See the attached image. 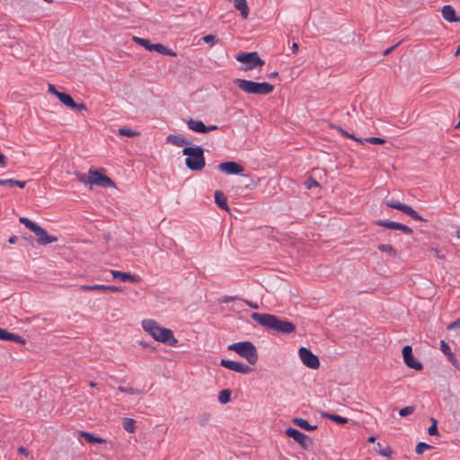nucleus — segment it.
<instances>
[{"mask_svg": "<svg viewBox=\"0 0 460 460\" xmlns=\"http://www.w3.org/2000/svg\"><path fill=\"white\" fill-rule=\"evenodd\" d=\"M251 317L261 325L280 333L288 334L296 331V325L294 323L281 320L273 314L252 313Z\"/></svg>", "mask_w": 460, "mask_h": 460, "instance_id": "obj_1", "label": "nucleus"}, {"mask_svg": "<svg viewBox=\"0 0 460 460\" xmlns=\"http://www.w3.org/2000/svg\"><path fill=\"white\" fill-rule=\"evenodd\" d=\"M142 328L156 341L175 346L178 341L174 338L172 330L162 327L153 319H145L141 323Z\"/></svg>", "mask_w": 460, "mask_h": 460, "instance_id": "obj_2", "label": "nucleus"}, {"mask_svg": "<svg viewBox=\"0 0 460 460\" xmlns=\"http://www.w3.org/2000/svg\"><path fill=\"white\" fill-rule=\"evenodd\" d=\"M233 83L243 93L248 94L267 95L273 92L274 86L269 83H257L251 80L235 78Z\"/></svg>", "mask_w": 460, "mask_h": 460, "instance_id": "obj_3", "label": "nucleus"}, {"mask_svg": "<svg viewBox=\"0 0 460 460\" xmlns=\"http://www.w3.org/2000/svg\"><path fill=\"white\" fill-rule=\"evenodd\" d=\"M182 154L187 155L186 166L191 171H200L205 167L204 150L200 146L184 147Z\"/></svg>", "mask_w": 460, "mask_h": 460, "instance_id": "obj_4", "label": "nucleus"}, {"mask_svg": "<svg viewBox=\"0 0 460 460\" xmlns=\"http://www.w3.org/2000/svg\"><path fill=\"white\" fill-rule=\"evenodd\" d=\"M227 349L245 358L251 365H254L258 361L259 357L256 347L251 341L235 342L230 344Z\"/></svg>", "mask_w": 460, "mask_h": 460, "instance_id": "obj_5", "label": "nucleus"}, {"mask_svg": "<svg viewBox=\"0 0 460 460\" xmlns=\"http://www.w3.org/2000/svg\"><path fill=\"white\" fill-rule=\"evenodd\" d=\"M20 223L24 225L28 229L34 233L37 236V242L40 244L47 245L51 243H55L58 241L56 236L49 235L45 229L38 226L36 223L32 222L27 217H20Z\"/></svg>", "mask_w": 460, "mask_h": 460, "instance_id": "obj_6", "label": "nucleus"}, {"mask_svg": "<svg viewBox=\"0 0 460 460\" xmlns=\"http://www.w3.org/2000/svg\"><path fill=\"white\" fill-rule=\"evenodd\" d=\"M235 59L245 65L242 68L243 71L261 67L265 64L257 52L240 53L235 56Z\"/></svg>", "mask_w": 460, "mask_h": 460, "instance_id": "obj_7", "label": "nucleus"}, {"mask_svg": "<svg viewBox=\"0 0 460 460\" xmlns=\"http://www.w3.org/2000/svg\"><path fill=\"white\" fill-rule=\"evenodd\" d=\"M132 40L135 43L144 47L146 50H149V51H154L155 50V51H156V52H158L160 54L172 56V57H174L176 55L172 50L167 49L164 45H162V44H152L146 39H143V38H139V37L134 36L132 38Z\"/></svg>", "mask_w": 460, "mask_h": 460, "instance_id": "obj_8", "label": "nucleus"}, {"mask_svg": "<svg viewBox=\"0 0 460 460\" xmlns=\"http://www.w3.org/2000/svg\"><path fill=\"white\" fill-rule=\"evenodd\" d=\"M299 357L305 366L312 369H318L320 367V361L316 355H314L310 349L302 347L299 349Z\"/></svg>", "mask_w": 460, "mask_h": 460, "instance_id": "obj_9", "label": "nucleus"}, {"mask_svg": "<svg viewBox=\"0 0 460 460\" xmlns=\"http://www.w3.org/2000/svg\"><path fill=\"white\" fill-rule=\"evenodd\" d=\"M385 205L389 208L400 210L418 221H425L411 207L395 200H386Z\"/></svg>", "mask_w": 460, "mask_h": 460, "instance_id": "obj_10", "label": "nucleus"}, {"mask_svg": "<svg viewBox=\"0 0 460 460\" xmlns=\"http://www.w3.org/2000/svg\"><path fill=\"white\" fill-rule=\"evenodd\" d=\"M97 185L103 188L114 187L113 181L97 170L91 169V186Z\"/></svg>", "mask_w": 460, "mask_h": 460, "instance_id": "obj_11", "label": "nucleus"}, {"mask_svg": "<svg viewBox=\"0 0 460 460\" xmlns=\"http://www.w3.org/2000/svg\"><path fill=\"white\" fill-rule=\"evenodd\" d=\"M286 434L296 441L305 449H307L312 446L311 438L296 429H288L286 430Z\"/></svg>", "mask_w": 460, "mask_h": 460, "instance_id": "obj_12", "label": "nucleus"}, {"mask_svg": "<svg viewBox=\"0 0 460 460\" xmlns=\"http://www.w3.org/2000/svg\"><path fill=\"white\" fill-rule=\"evenodd\" d=\"M402 353L403 361L407 367L415 370H421L423 368L422 364L413 357L412 349L410 345L404 346Z\"/></svg>", "mask_w": 460, "mask_h": 460, "instance_id": "obj_13", "label": "nucleus"}, {"mask_svg": "<svg viewBox=\"0 0 460 460\" xmlns=\"http://www.w3.org/2000/svg\"><path fill=\"white\" fill-rule=\"evenodd\" d=\"M220 366L241 374H249L252 371V369L250 367L243 363L229 359H221Z\"/></svg>", "mask_w": 460, "mask_h": 460, "instance_id": "obj_14", "label": "nucleus"}, {"mask_svg": "<svg viewBox=\"0 0 460 460\" xmlns=\"http://www.w3.org/2000/svg\"><path fill=\"white\" fill-rule=\"evenodd\" d=\"M188 128L194 132L198 133H208L217 129V126H206L201 120L189 119L187 121Z\"/></svg>", "mask_w": 460, "mask_h": 460, "instance_id": "obj_15", "label": "nucleus"}, {"mask_svg": "<svg viewBox=\"0 0 460 460\" xmlns=\"http://www.w3.org/2000/svg\"><path fill=\"white\" fill-rule=\"evenodd\" d=\"M377 226L393 229V230H401L406 234H411L412 229L405 225H402L401 223L394 222V221H385V220H378L376 222Z\"/></svg>", "mask_w": 460, "mask_h": 460, "instance_id": "obj_16", "label": "nucleus"}, {"mask_svg": "<svg viewBox=\"0 0 460 460\" xmlns=\"http://www.w3.org/2000/svg\"><path fill=\"white\" fill-rule=\"evenodd\" d=\"M218 168L220 171L229 175L239 174L243 172V168L239 164L233 161L221 163Z\"/></svg>", "mask_w": 460, "mask_h": 460, "instance_id": "obj_17", "label": "nucleus"}, {"mask_svg": "<svg viewBox=\"0 0 460 460\" xmlns=\"http://www.w3.org/2000/svg\"><path fill=\"white\" fill-rule=\"evenodd\" d=\"M58 100L66 106L78 111H84L86 110V106L84 103H76L73 98L65 93H61V94H58Z\"/></svg>", "mask_w": 460, "mask_h": 460, "instance_id": "obj_18", "label": "nucleus"}, {"mask_svg": "<svg viewBox=\"0 0 460 460\" xmlns=\"http://www.w3.org/2000/svg\"><path fill=\"white\" fill-rule=\"evenodd\" d=\"M111 273L114 279H119L124 282L128 281L132 283H138L140 281V278L137 275H132L130 273L119 270H111Z\"/></svg>", "mask_w": 460, "mask_h": 460, "instance_id": "obj_19", "label": "nucleus"}, {"mask_svg": "<svg viewBox=\"0 0 460 460\" xmlns=\"http://www.w3.org/2000/svg\"><path fill=\"white\" fill-rule=\"evenodd\" d=\"M441 14L449 22H460V18L456 16V11L451 5H444L441 9Z\"/></svg>", "mask_w": 460, "mask_h": 460, "instance_id": "obj_20", "label": "nucleus"}, {"mask_svg": "<svg viewBox=\"0 0 460 460\" xmlns=\"http://www.w3.org/2000/svg\"><path fill=\"white\" fill-rule=\"evenodd\" d=\"M0 340L1 341H12L17 343L24 344V340L14 333L9 332L4 329L0 328Z\"/></svg>", "mask_w": 460, "mask_h": 460, "instance_id": "obj_21", "label": "nucleus"}, {"mask_svg": "<svg viewBox=\"0 0 460 460\" xmlns=\"http://www.w3.org/2000/svg\"><path fill=\"white\" fill-rule=\"evenodd\" d=\"M166 142L176 146H183L190 144V141L181 135H169L166 137Z\"/></svg>", "mask_w": 460, "mask_h": 460, "instance_id": "obj_22", "label": "nucleus"}, {"mask_svg": "<svg viewBox=\"0 0 460 460\" xmlns=\"http://www.w3.org/2000/svg\"><path fill=\"white\" fill-rule=\"evenodd\" d=\"M238 10L243 18L246 19L249 15V8L246 0H229Z\"/></svg>", "mask_w": 460, "mask_h": 460, "instance_id": "obj_23", "label": "nucleus"}, {"mask_svg": "<svg viewBox=\"0 0 460 460\" xmlns=\"http://www.w3.org/2000/svg\"><path fill=\"white\" fill-rule=\"evenodd\" d=\"M440 349L447 357L449 362L456 365V359L450 347L445 341H440Z\"/></svg>", "mask_w": 460, "mask_h": 460, "instance_id": "obj_24", "label": "nucleus"}, {"mask_svg": "<svg viewBox=\"0 0 460 460\" xmlns=\"http://www.w3.org/2000/svg\"><path fill=\"white\" fill-rule=\"evenodd\" d=\"M78 435L81 437V438H85V440L88 442V443H91V444H93V443H100V444H102V443H105V439L102 438H98V437H95L94 435H93L92 433H89L87 431H79L78 432Z\"/></svg>", "mask_w": 460, "mask_h": 460, "instance_id": "obj_25", "label": "nucleus"}, {"mask_svg": "<svg viewBox=\"0 0 460 460\" xmlns=\"http://www.w3.org/2000/svg\"><path fill=\"white\" fill-rule=\"evenodd\" d=\"M215 202L217 205L225 210H229V207L227 205V201L223 192L220 190H216L215 192Z\"/></svg>", "mask_w": 460, "mask_h": 460, "instance_id": "obj_26", "label": "nucleus"}, {"mask_svg": "<svg viewBox=\"0 0 460 460\" xmlns=\"http://www.w3.org/2000/svg\"><path fill=\"white\" fill-rule=\"evenodd\" d=\"M374 449L378 455L385 457H389L393 453V450L389 446L382 447L380 443H377Z\"/></svg>", "mask_w": 460, "mask_h": 460, "instance_id": "obj_27", "label": "nucleus"}, {"mask_svg": "<svg viewBox=\"0 0 460 460\" xmlns=\"http://www.w3.org/2000/svg\"><path fill=\"white\" fill-rule=\"evenodd\" d=\"M293 423L305 430H314L316 429V426H313V425L309 424L306 420H304L301 418L294 419Z\"/></svg>", "mask_w": 460, "mask_h": 460, "instance_id": "obj_28", "label": "nucleus"}, {"mask_svg": "<svg viewBox=\"0 0 460 460\" xmlns=\"http://www.w3.org/2000/svg\"><path fill=\"white\" fill-rule=\"evenodd\" d=\"M231 400V391L228 389H224L219 392L218 401L222 404H226Z\"/></svg>", "mask_w": 460, "mask_h": 460, "instance_id": "obj_29", "label": "nucleus"}, {"mask_svg": "<svg viewBox=\"0 0 460 460\" xmlns=\"http://www.w3.org/2000/svg\"><path fill=\"white\" fill-rule=\"evenodd\" d=\"M118 133L120 136L128 137H134L139 136V132L133 130L130 128H120L118 130Z\"/></svg>", "mask_w": 460, "mask_h": 460, "instance_id": "obj_30", "label": "nucleus"}, {"mask_svg": "<svg viewBox=\"0 0 460 460\" xmlns=\"http://www.w3.org/2000/svg\"><path fill=\"white\" fill-rule=\"evenodd\" d=\"M135 423H136L135 420L130 419V418H126L123 420L122 425L126 431H128V433H133L136 429Z\"/></svg>", "mask_w": 460, "mask_h": 460, "instance_id": "obj_31", "label": "nucleus"}, {"mask_svg": "<svg viewBox=\"0 0 460 460\" xmlns=\"http://www.w3.org/2000/svg\"><path fill=\"white\" fill-rule=\"evenodd\" d=\"M378 250L383 252L388 253L390 256L394 258L397 256L396 250L390 244H380L378 245Z\"/></svg>", "mask_w": 460, "mask_h": 460, "instance_id": "obj_32", "label": "nucleus"}, {"mask_svg": "<svg viewBox=\"0 0 460 460\" xmlns=\"http://www.w3.org/2000/svg\"><path fill=\"white\" fill-rule=\"evenodd\" d=\"M75 175L80 182L85 185H91V169L89 170L87 174L76 172Z\"/></svg>", "mask_w": 460, "mask_h": 460, "instance_id": "obj_33", "label": "nucleus"}, {"mask_svg": "<svg viewBox=\"0 0 460 460\" xmlns=\"http://www.w3.org/2000/svg\"><path fill=\"white\" fill-rule=\"evenodd\" d=\"M79 288L82 291H103L104 285H92V286L83 285Z\"/></svg>", "mask_w": 460, "mask_h": 460, "instance_id": "obj_34", "label": "nucleus"}, {"mask_svg": "<svg viewBox=\"0 0 460 460\" xmlns=\"http://www.w3.org/2000/svg\"><path fill=\"white\" fill-rule=\"evenodd\" d=\"M432 447L429 444H426L424 442H419L416 446L415 451L418 455H421L424 453L425 450L431 449Z\"/></svg>", "mask_w": 460, "mask_h": 460, "instance_id": "obj_35", "label": "nucleus"}, {"mask_svg": "<svg viewBox=\"0 0 460 460\" xmlns=\"http://www.w3.org/2000/svg\"><path fill=\"white\" fill-rule=\"evenodd\" d=\"M118 390L122 393H127L129 394H140L142 392L139 389L133 388V387H126V386H119Z\"/></svg>", "mask_w": 460, "mask_h": 460, "instance_id": "obj_36", "label": "nucleus"}, {"mask_svg": "<svg viewBox=\"0 0 460 460\" xmlns=\"http://www.w3.org/2000/svg\"><path fill=\"white\" fill-rule=\"evenodd\" d=\"M328 418L339 424H346L348 422L346 418L340 415L330 414L328 415Z\"/></svg>", "mask_w": 460, "mask_h": 460, "instance_id": "obj_37", "label": "nucleus"}, {"mask_svg": "<svg viewBox=\"0 0 460 460\" xmlns=\"http://www.w3.org/2000/svg\"><path fill=\"white\" fill-rule=\"evenodd\" d=\"M415 408L413 406H407L400 410L399 414L401 417H406L413 413Z\"/></svg>", "mask_w": 460, "mask_h": 460, "instance_id": "obj_38", "label": "nucleus"}, {"mask_svg": "<svg viewBox=\"0 0 460 460\" xmlns=\"http://www.w3.org/2000/svg\"><path fill=\"white\" fill-rule=\"evenodd\" d=\"M364 141H366L367 143L375 144V145H381L385 142V140L384 138L376 137H371L365 138Z\"/></svg>", "mask_w": 460, "mask_h": 460, "instance_id": "obj_39", "label": "nucleus"}, {"mask_svg": "<svg viewBox=\"0 0 460 460\" xmlns=\"http://www.w3.org/2000/svg\"><path fill=\"white\" fill-rule=\"evenodd\" d=\"M432 425L429 428L428 433L430 436H435L438 434V427H437V420L435 419H431Z\"/></svg>", "mask_w": 460, "mask_h": 460, "instance_id": "obj_40", "label": "nucleus"}, {"mask_svg": "<svg viewBox=\"0 0 460 460\" xmlns=\"http://www.w3.org/2000/svg\"><path fill=\"white\" fill-rule=\"evenodd\" d=\"M305 185L307 189H312L313 187H318L319 186V183L314 180V179H309L307 180L305 182Z\"/></svg>", "mask_w": 460, "mask_h": 460, "instance_id": "obj_41", "label": "nucleus"}, {"mask_svg": "<svg viewBox=\"0 0 460 460\" xmlns=\"http://www.w3.org/2000/svg\"><path fill=\"white\" fill-rule=\"evenodd\" d=\"M203 40L206 43L213 45L216 42V36L211 35V34L206 35V36L203 37Z\"/></svg>", "mask_w": 460, "mask_h": 460, "instance_id": "obj_42", "label": "nucleus"}, {"mask_svg": "<svg viewBox=\"0 0 460 460\" xmlns=\"http://www.w3.org/2000/svg\"><path fill=\"white\" fill-rule=\"evenodd\" d=\"M209 419H210V415L208 413H205L203 414L201 417H200V420H199V424L201 426H205L208 424V422L209 421Z\"/></svg>", "mask_w": 460, "mask_h": 460, "instance_id": "obj_43", "label": "nucleus"}, {"mask_svg": "<svg viewBox=\"0 0 460 460\" xmlns=\"http://www.w3.org/2000/svg\"><path fill=\"white\" fill-rule=\"evenodd\" d=\"M103 291H111V292H120L121 288L116 286H105Z\"/></svg>", "mask_w": 460, "mask_h": 460, "instance_id": "obj_44", "label": "nucleus"}, {"mask_svg": "<svg viewBox=\"0 0 460 460\" xmlns=\"http://www.w3.org/2000/svg\"><path fill=\"white\" fill-rule=\"evenodd\" d=\"M48 91L57 97H58V94H61V92L58 91L53 84H49Z\"/></svg>", "mask_w": 460, "mask_h": 460, "instance_id": "obj_45", "label": "nucleus"}, {"mask_svg": "<svg viewBox=\"0 0 460 460\" xmlns=\"http://www.w3.org/2000/svg\"><path fill=\"white\" fill-rule=\"evenodd\" d=\"M0 185L13 187V179L1 180Z\"/></svg>", "mask_w": 460, "mask_h": 460, "instance_id": "obj_46", "label": "nucleus"}, {"mask_svg": "<svg viewBox=\"0 0 460 460\" xmlns=\"http://www.w3.org/2000/svg\"><path fill=\"white\" fill-rule=\"evenodd\" d=\"M430 251L434 253V255L438 259H444V255L440 252L437 248H431Z\"/></svg>", "mask_w": 460, "mask_h": 460, "instance_id": "obj_47", "label": "nucleus"}, {"mask_svg": "<svg viewBox=\"0 0 460 460\" xmlns=\"http://www.w3.org/2000/svg\"><path fill=\"white\" fill-rule=\"evenodd\" d=\"M26 185V181H17L13 179V187L17 186L19 188H24Z\"/></svg>", "mask_w": 460, "mask_h": 460, "instance_id": "obj_48", "label": "nucleus"}, {"mask_svg": "<svg viewBox=\"0 0 460 460\" xmlns=\"http://www.w3.org/2000/svg\"><path fill=\"white\" fill-rule=\"evenodd\" d=\"M456 327H460V319H457L456 320L454 323H451L449 325H448V329H453V328H456Z\"/></svg>", "mask_w": 460, "mask_h": 460, "instance_id": "obj_49", "label": "nucleus"}, {"mask_svg": "<svg viewBox=\"0 0 460 460\" xmlns=\"http://www.w3.org/2000/svg\"><path fill=\"white\" fill-rule=\"evenodd\" d=\"M341 134L346 137H350V134H349L347 131L343 130L341 127H334Z\"/></svg>", "mask_w": 460, "mask_h": 460, "instance_id": "obj_50", "label": "nucleus"}, {"mask_svg": "<svg viewBox=\"0 0 460 460\" xmlns=\"http://www.w3.org/2000/svg\"><path fill=\"white\" fill-rule=\"evenodd\" d=\"M5 164H6V157L2 153H0V165L5 166Z\"/></svg>", "mask_w": 460, "mask_h": 460, "instance_id": "obj_51", "label": "nucleus"}, {"mask_svg": "<svg viewBox=\"0 0 460 460\" xmlns=\"http://www.w3.org/2000/svg\"><path fill=\"white\" fill-rule=\"evenodd\" d=\"M246 303V305H248L251 308H253V309H258L259 308V305L258 304L256 303H253V302H250V301H244Z\"/></svg>", "mask_w": 460, "mask_h": 460, "instance_id": "obj_52", "label": "nucleus"}, {"mask_svg": "<svg viewBox=\"0 0 460 460\" xmlns=\"http://www.w3.org/2000/svg\"><path fill=\"white\" fill-rule=\"evenodd\" d=\"M348 138H351V139H353V140H355V141H357V142H359V143H361V144L364 142V140H362V139H360V138H358V137H356L354 135H351V134H350V137H348Z\"/></svg>", "mask_w": 460, "mask_h": 460, "instance_id": "obj_53", "label": "nucleus"}, {"mask_svg": "<svg viewBox=\"0 0 460 460\" xmlns=\"http://www.w3.org/2000/svg\"><path fill=\"white\" fill-rule=\"evenodd\" d=\"M19 451L21 454L24 455V456H27L28 455V451L27 449H25L24 447H20L19 448Z\"/></svg>", "mask_w": 460, "mask_h": 460, "instance_id": "obj_54", "label": "nucleus"}, {"mask_svg": "<svg viewBox=\"0 0 460 460\" xmlns=\"http://www.w3.org/2000/svg\"><path fill=\"white\" fill-rule=\"evenodd\" d=\"M292 50H293V52H296L298 50V44L297 43H293Z\"/></svg>", "mask_w": 460, "mask_h": 460, "instance_id": "obj_55", "label": "nucleus"}, {"mask_svg": "<svg viewBox=\"0 0 460 460\" xmlns=\"http://www.w3.org/2000/svg\"><path fill=\"white\" fill-rule=\"evenodd\" d=\"M395 47H396V45L393 46L392 48H390L388 49H386L384 54L385 55H388Z\"/></svg>", "mask_w": 460, "mask_h": 460, "instance_id": "obj_56", "label": "nucleus"}, {"mask_svg": "<svg viewBox=\"0 0 460 460\" xmlns=\"http://www.w3.org/2000/svg\"><path fill=\"white\" fill-rule=\"evenodd\" d=\"M367 441H368L369 443H374V442L376 441V437H374V436L369 437V438H368V439H367Z\"/></svg>", "mask_w": 460, "mask_h": 460, "instance_id": "obj_57", "label": "nucleus"}, {"mask_svg": "<svg viewBox=\"0 0 460 460\" xmlns=\"http://www.w3.org/2000/svg\"><path fill=\"white\" fill-rule=\"evenodd\" d=\"M276 76H278V72H273L269 75L270 78H274Z\"/></svg>", "mask_w": 460, "mask_h": 460, "instance_id": "obj_58", "label": "nucleus"}, {"mask_svg": "<svg viewBox=\"0 0 460 460\" xmlns=\"http://www.w3.org/2000/svg\"><path fill=\"white\" fill-rule=\"evenodd\" d=\"M455 236L457 238V239H460V230H456L455 232Z\"/></svg>", "mask_w": 460, "mask_h": 460, "instance_id": "obj_59", "label": "nucleus"}, {"mask_svg": "<svg viewBox=\"0 0 460 460\" xmlns=\"http://www.w3.org/2000/svg\"><path fill=\"white\" fill-rule=\"evenodd\" d=\"M15 241H16V237H15V236H13V237H11V238L9 239V243H15Z\"/></svg>", "mask_w": 460, "mask_h": 460, "instance_id": "obj_60", "label": "nucleus"}, {"mask_svg": "<svg viewBox=\"0 0 460 460\" xmlns=\"http://www.w3.org/2000/svg\"><path fill=\"white\" fill-rule=\"evenodd\" d=\"M459 55H460V45L458 46V48H457V49H456V53H455V56H456V57H457V56H459Z\"/></svg>", "mask_w": 460, "mask_h": 460, "instance_id": "obj_61", "label": "nucleus"}, {"mask_svg": "<svg viewBox=\"0 0 460 460\" xmlns=\"http://www.w3.org/2000/svg\"><path fill=\"white\" fill-rule=\"evenodd\" d=\"M89 385H90L91 387H96V385H96V383H94L93 381H91V382L89 383Z\"/></svg>", "mask_w": 460, "mask_h": 460, "instance_id": "obj_62", "label": "nucleus"}, {"mask_svg": "<svg viewBox=\"0 0 460 460\" xmlns=\"http://www.w3.org/2000/svg\"><path fill=\"white\" fill-rule=\"evenodd\" d=\"M140 345H141V346H143V347H145V348H147V347H148L147 343H146V342H140Z\"/></svg>", "mask_w": 460, "mask_h": 460, "instance_id": "obj_63", "label": "nucleus"}, {"mask_svg": "<svg viewBox=\"0 0 460 460\" xmlns=\"http://www.w3.org/2000/svg\"><path fill=\"white\" fill-rule=\"evenodd\" d=\"M234 299V297H227L225 299V302H229V301H232Z\"/></svg>", "mask_w": 460, "mask_h": 460, "instance_id": "obj_64", "label": "nucleus"}]
</instances>
